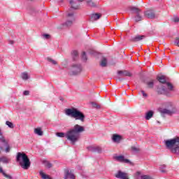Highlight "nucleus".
<instances>
[{"instance_id": "nucleus-3", "label": "nucleus", "mask_w": 179, "mask_h": 179, "mask_svg": "<svg viewBox=\"0 0 179 179\" xmlns=\"http://www.w3.org/2000/svg\"><path fill=\"white\" fill-rule=\"evenodd\" d=\"M157 80L159 83H162L163 85L166 83L168 87V89H166V87L164 86H163L162 88L158 87L157 92L159 93V94H166V96H169V92H171L173 90V85L170 83H166V77L164 76H157Z\"/></svg>"}, {"instance_id": "nucleus-23", "label": "nucleus", "mask_w": 179, "mask_h": 179, "mask_svg": "<svg viewBox=\"0 0 179 179\" xmlns=\"http://www.w3.org/2000/svg\"><path fill=\"white\" fill-rule=\"evenodd\" d=\"M90 55L91 57H94V58H99V55H100V53L97 52L96 50H93L92 49H91Z\"/></svg>"}, {"instance_id": "nucleus-5", "label": "nucleus", "mask_w": 179, "mask_h": 179, "mask_svg": "<svg viewBox=\"0 0 179 179\" xmlns=\"http://www.w3.org/2000/svg\"><path fill=\"white\" fill-rule=\"evenodd\" d=\"M166 149L171 150L175 155H179V137L176 136L172 139L164 141Z\"/></svg>"}, {"instance_id": "nucleus-46", "label": "nucleus", "mask_w": 179, "mask_h": 179, "mask_svg": "<svg viewBox=\"0 0 179 179\" xmlns=\"http://www.w3.org/2000/svg\"><path fill=\"white\" fill-rule=\"evenodd\" d=\"M92 96H93V92H91Z\"/></svg>"}, {"instance_id": "nucleus-38", "label": "nucleus", "mask_w": 179, "mask_h": 179, "mask_svg": "<svg viewBox=\"0 0 179 179\" xmlns=\"http://www.w3.org/2000/svg\"><path fill=\"white\" fill-rule=\"evenodd\" d=\"M172 22H173L174 23H178L179 22V17L178 16H174L172 18Z\"/></svg>"}, {"instance_id": "nucleus-31", "label": "nucleus", "mask_w": 179, "mask_h": 179, "mask_svg": "<svg viewBox=\"0 0 179 179\" xmlns=\"http://www.w3.org/2000/svg\"><path fill=\"white\" fill-rule=\"evenodd\" d=\"M71 55L73 57V59H76V57H78V55H79V54L78 53L77 50H73L71 52Z\"/></svg>"}, {"instance_id": "nucleus-17", "label": "nucleus", "mask_w": 179, "mask_h": 179, "mask_svg": "<svg viewBox=\"0 0 179 179\" xmlns=\"http://www.w3.org/2000/svg\"><path fill=\"white\" fill-rule=\"evenodd\" d=\"M64 179H75V175L69 170H66L64 174Z\"/></svg>"}, {"instance_id": "nucleus-32", "label": "nucleus", "mask_w": 179, "mask_h": 179, "mask_svg": "<svg viewBox=\"0 0 179 179\" xmlns=\"http://www.w3.org/2000/svg\"><path fill=\"white\" fill-rule=\"evenodd\" d=\"M81 58H82L83 62H86V61H87V56L86 55V52H83L82 53Z\"/></svg>"}, {"instance_id": "nucleus-27", "label": "nucleus", "mask_w": 179, "mask_h": 179, "mask_svg": "<svg viewBox=\"0 0 179 179\" xmlns=\"http://www.w3.org/2000/svg\"><path fill=\"white\" fill-rule=\"evenodd\" d=\"M153 117V112L152 110H149L145 114V120H150Z\"/></svg>"}, {"instance_id": "nucleus-12", "label": "nucleus", "mask_w": 179, "mask_h": 179, "mask_svg": "<svg viewBox=\"0 0 179 179\" xmlns=\"http://www.w3.org/2000/svg\"><path fill=\"white\" fill-rule=\"evenodd\" d=\"M99 66L101 68H107L108 66V59L106 57H102L99 62Z\"/></svg>"}, {"instance_id": "nucleus-35", "label": "nucleus", "mask_w": 179, "mask_h": 179, "mask_svg": "<svg viewBox=\"0 0 179 179\" xmlns=\"http://www.w3.org/2000/svg\"><path fill=\"white\" fill-rule=\"evenodd\" d=\"M6 125H8V128H11V129L15 128V126L13 125V123H12V122H10V121H6Z\"/></svg>"}, {"instance_id": "nucleus-4", "label": "nucleus", "mask_w": 179, "mask_h": 179, "mask_svg": "<svg viewBox=\"0 0 179 179\" xmlns=\"http://www.w3.org/2000/svg\"><path fill=\"white\" fill-rule=\"evenodd\" d=\"M16 160L23 170H29V169H30L31 163L30 162L29 157H27V155L24 154V152H17Z\"/></svg>"}, {"instance_id": "nucleus-20", "label": "nucleus", "mask_w": 179, "mask_h": 179, "mask_svg": "<svg viewBox=\"0 0 179 179\" xmlns=\"http://www.w3.org/2000/svg\"><path fill=\"white\" fill-rule=\"evenodd\" d=\"M91 108H94V110H100L101 108V106L96 103V102H90Z\"/></svg>"}, {"instance_id": "nucleus-21", "label": "nucleus", "mask_w": 179, "mask_h": 179, "mask_svg": "<svg viewBox=\"0 0 179 179\" xmlns=\"http://www.w3.org/2000/svg\"><path fill=\"white\" fill-rule=\"evenodd\" d=\"M34 132L36 135H38V136H43V132L40 127L34 129Z\"/></svg>"}, {"instance_id": "nucleus-45", "label": "nucleus", "mask_w": 179, "mask_h": 179, "mask_svg": "<svg viewBox=\"0 0 179 179\" xmlns=\"http://www.w3.org/2000/svg\"><path fill=\"white\" fill-rule=\"evenodd\" d=\"M63 0H59V2H62Z\"/></svg>"}, {"instance_id": "nucleus-28", "label": "nucleus", "mask_w": 179, "mask_h": 179, "mask_svg": "<svg viewBox=\"0 0 179 179\" xmlns=\"http://www.w3.org/2000/svg\"><path fill=\"white\" fill-rule=\"evenodd\" d=\"M130 10H131V12H134V13H136V15H137L138 13H141V9L136 7H131Z\"/></svg>"}, {"instance_id": "nucleus-47", "label": "nucleus", "mask_w": 179, "mask_h": 179, "mask_svg": "<svg viewBox=\"0 0 179 179\" xmlns=\"http://www.w3.org/2000/svg\"><path fill=\"white\" fill-rule=\"evenodd\" d=\"M11 44H13V41H11Z\"/></svg>"}, {"instance_id": "nucleus-33", "label": "nucleus", "mask_w": 179, "mask_h": 179, "mask_svg": "<svg viewBox=\"0 0 179 179\" xmlns=\"http://www.w3.org/2000/svg\"><path fill=\"white\" fill-rule=\"evenodd\" d=\"M147 86H148V87H150V89H152L153 86H155V83L153 82V80L148 81L147 82Z\"/></svg>"}, {"instance_id": "nucleus-9", "label": "nucleus", "mask_w": 179, "mask_h": 179, "mask_svg": "<svg viewBox=\"0 0 179 179\" xmlns=\"http://www.w3.org/2000/svg\"><path fill=\"white\" fill-rule=\"evenodd\" d=\"M83 0H69V3L71 6L69 10H72V9L74 10L79 9V3L83 2Z\"/></svg>"}, {"instance_id": "nucleus-14", "label": "nucleus", "mask_w": 179, "mask_h": 179, "mask_svg": "<svg viewBox=\"0 0 179 179\" xmlns=\"http://www.w3.org/2000/svg\"><path fill=\"white\" fill-rule=\"evenodd\" d=\"M101 17V14L94 13L90 15V22H96Z\"/></svg>"}, {"instance_id": "nucleus-19", "label": "nucleus", "mask_w": 179, "mask_h": 179, "mask_svg": "<svg viewBox=\"0 0 179 179\" xmlns=\"http://www.w3.org/2000/svg\"><path fill=\"white\" fill-rule=\"evenodd\" d=\"M117 73L120 75V76H129V78L132 76V73L128 71H119Z\"/></svg>"}, {"instance_id": "nucleus-36", "label": "nucleus", "mask_w": 179, "mask_h": 179, "mask_svg": "<svg viewBox=\"0 0 179 179\" xmlns=\"http://www.w3.org/2000/svg\"><path fill=\"white\" fill-rule=\"evenodd\" d=\"M90 7L91 8H97V2H94L93 1H90Z\"/></svg>"}, {"instance_id": "nucleus-10", "label": "nucleus", "mask_w": 179, "mask_h": 179, "mask_svg": "<svg viewBox=\"0 0 179 179\" xmlns=\"http://www.w3.org/2000/svg\"><path fill=\"white\" fill-rule=\"evenodd\" d=\"M115 160L117 162H120V163H127V164H132V162L128 159H125V157L124 155H119L114 157Z\"/></svg>"}, {"instance_id": "nucleus-8", "label": "nucleus", "mask_w": 179, "mask_h": 179, "mask_svg": "<svg viewBox=\"0 0 179 179\" xmlns=\"http://www.w3.org/2000/svg\"><path fill=\"white\" fill-rule=\"evenodd\" d=\"M176 109L169 110L166 108H159V112L160 113L162 117H164V115H173V114H176Z\"/></svg>"}, {"instance_id": "nucleus-25", "label": "nucleus", "mask_w": 179, "mask_h": 179, "mask_svg": "<svg viewBox=\"0 0 179 179\" xmlns=\"http://www.w3.org/2000/svg\"><path fill=\"white\" fill-rule=\"evenodd\" d=\"M39 174L42 179H52V178H50V176L44 173V172H43V171H41L39 172Z\"/></svg>"}, {"instance_id": "nucleus-6", "label": "nucleus", "mask_w": 179, "mask_h": 179, "mask_svg": "<svg viewBox=\"0 0 179 179\" xmlns=\"http://www.w3.org/2000/svg\"><path fill=\"white\" fill-rule=\"evenodd\" d=\"M67 20L62 24L63 27H71L73 23H75L76 17L75 13H67L66 14Z\"/></svg>"}, {"instance_id": "nucleus-26", "label": "nucleus", "mask_w": 179, "mask_h": 179, "mask_svg": "<svg viewBox=\"0 0 179 179\" xmlns=\"http://www.w3.org/2000/svg\"><path fill=\"white\" fill-rule=\"evenodd\" d=\"M0 142L2 143H6V139H5V136H3V133L2 130L0 129Z\"/></svg>"}, {"instance_id": "nucleus-13", "label": "nucleus", "mask_w": 179, "mask_h": 179, "mask_svg": "<svg viewBox=\"0 0 179 179\" xmlns=\"http://www.w3.org/2000/svg\"><path fill=\"white\" fill-rule=\"evenodd\" d=\"M145 16L148 19H155L156 17V13L153 10H149L144 13Z\"/></svg>"}, {"instance_id": "nucleus-34", "label": "nucleus", "mask_w": 179, "mask_h": 179, "mask_svg": "<svg viewBox=\"0 0 179 179\" xmlns=\"http://www.w3.org/2000/svg\"><path fill=\"white\" fill-rule=\"evenodd\" d=\"M166 165L163 164V165H161L159 166V170L161 171V173H166Z\"/></svg>"}, {"instance_id": "nucleus-16", "label": "nucleus", "mask_w": 179, "mask_h": 179, "mask_svg": "<svg viewBox=\"0 0 179 179\" xmlns=\"http://www.w3.org/2000/svg\"><path fill=\"white\" fill-rule=\"evenodd\" d=\"M143 38H145V36L136 35V36L131 37L130 38V41H132L133 43H136V41H141V40H143Z\"/></svg>"}, {"instance_id": "nucleus-40", "label": "nucleus", "mask_w": 179, "mask_h": 179, "mask_svg": "<svg viewBox=\"0 0 179 179\" xmlns=\"http://www.w3.org/2000/svg\"><path fill=\"white\" fill-rule=\"evenodd\" d=\"M131 150L132 152H135V153L139 152V148H136V147H131Z\"/></svg>"}, {"instance_id": "nucleus-22", "label": "nucleus", "mask_w": 179, "mask_h": 179, "mask_svg": "<svg viewBox=\"0 0 179 179\" xmlns=\"http://www.w3.org/2000/svg\"><path fill=\"white\" fill-rule=\"evenodd\" d=\"M21 78L22 80H29V79H30V76L27 72H23L21 73Z\"/></svg>"}, {"instance_id": "nucleus-39", "label": "nucleus", "mask_w": 179, "mask_h": 179, "mask_svg": "<svg viewBox=\"0 0 179 179\" xmlns=\"http://www.w3.org/2000/svg\"><path fill=\"white\" fill-rule=\"evenodd\" d=\"M5 152H6V153H9L10 152V146H9V145H6V148L5 149Z\"/></svg>"}, {"instance_id": "nucleus-37", "label": "nucleus", "mask_w": 179, "mask_h": 179, "mask_svg": "<svg viewBox=\"0 0 179 179\" xmlns=\"http://www.w3.org/2000/svg\"><path fill=\"white\" fill-rule=\"evenodd\" d=\"M48 61L49 62H51V64H52L53 65H57V61H55V60H54V59H51V58H50V57H48Z\"/></svg>"}, {"instance_id": "nucleus-42", "label": "nucleus", "mask_w": 179, "mask_h": 179, "mask_svg": "<svg viewBox=\"0 0 179 179\" xmlns=\"http://www.w3.org/2000/svg\"><path fill=\"white\" fill-rule=\"evenodd\" d=\"M175 44H176V45H177V47H179V38H177L175 40Z\"/></svg>"}, {"instance_id": "nucleus-44", "label": "nucleus", "mask_w": 179, "mask_h": 179, "mask_svg": "<svg viewBox=\"0 0 179 179\" xmlns=\"http://www.w3.org/2000/svg\"><path fill=\"white\" fill-rule=\"evenodd\" d=\"M141 93L143 94V96L144 97H148V94L145 93V91L141 90Z\"/></svg>"}, {"instance_id": "nucleus-29", "label": "nucleus", "mask_w": 179, "mask_h": 179, "mask_svg": "<svg viewBox=\"0 0 179 179\" xmlns=\"http://www.w3.org/2000/svg\"><path fill=\"white\" fill-rule=\"evenodd\" d=\"M0 161L2 162V163H4L5 164H8V163H9L10 159L6 157H2L0 158Z\"/></svg>"}, {"instance_id": "nucleus-41", "label": "nucleus", "mask_w": 179, "mask_h": 179, "mask_svg": "<svg viewBox=\"0 0 179 179\" xmlns=\"http://www.w3.org/2000/svg\"><path fill=\"white\" fill-rule=\"evenodd\" d=\"M50 34H45L43 35V38H45V40H48L50 38Z\"/></svg>"}, {"instance_id": "nucleus-7", "label": "nucleus", "mask_w": 179, "mask_h": 179, "mask_svg": "<svg viewBox=\"0 0 179 179\" xmlns=\"http://www.w3.org/2000/svg\"><path fill=\"white\" fill-rule=\"evenodd\" d=\"M82 72V65L79 64H73L70 68L71 75H79Z\"/></svg>"}, {"instance_id": "nucleus-2", "label": "nucleus", "mask_w": 179, "mask_h": 179, "mask_svg": "<svg viewBox=\"0 0 179 179\" xmlns=\"http://www.w3.org/2000/svg\"><path fill=\"white\" fill-rule=\"evenodd\" d=\"M64 114L67 117H71V118H73L76 121H80V122H85V120L86 119L84 113L73 107L66 108L64 110Z\"/></svg>"}, {"instance_id": "nucleus-43", "label": "nucleus", "mask_w": 179, "mask_h": 179, "mask_svg": "<svg viewBox=\"0 0 179 179\" xmlns=\"http://www.w3.org/2000/svg\"><path fill=\"white\" fill-rule=\"evenodd\" d=\"M29 94L30 92L27 90L23 92L24 96H29Z\"/></svg>"}, {"instance_id": "nucleus-24", "label": "nucleus", "mask_w": 179, "mask_h": 179, "mask_svg": "<svg viewBox=\"0 0 179 179\" xmlns=\"http://www.w3.org/2000/svg\"><path fill=\"white\" fill-rule=\"evenodd\" d=\"M43 164L45 166V167H47V169H51V167H52V164L47 160H43Z\"/></svg>"}, {"instance_id": "nucleus-15", "label": "nucleus", "mask_w": 179, "mask_h": 179, "mask_svg": "<svg viewBox=\"0 0 179 179\" xmlns=\"http://www.w3.org/2000/svg\"><path fill=\"white\" fill-rule=\"evenodd\" d=\"M90 152L92 153H102L103 150L99 146H91Z\"/></svg>"}, {"instance_id": "nucleus-11", "label": "nucleus", "mask_w": 179, "mask_h": 179, "mask_svg": "<svg viewBox=\"0 0 179 179\" xmlns=\"http://www.w3.org/2000/svg\"><path fill=\"white\" fill-rule=\"evenodd\" d=\"M115 177L119 179H129V176H128V173L123 172L122 171H118L115 174Z\"/></svg>"}, {"instance_id": "nucleus-30", "label": "nucleus", "mask_w": 179, "mask_h": 179, "mask_svg": "<svg viewBox=\"0 0 179 179\" xmlns=\"http://www.w3.org/2000/svg\"><path fill=\"white\" fill-rule=\"evenodd\" d=\"M142 20V15H141V13H138L135 16V22H141Z\"/></svg>"}, {"instance_id": "nucleus-1", "label": "nucleus", "mask_w": 179, "mask_h": 179, "mask_svg": "<svg viewBox=\"0 0 179 179\" xmlns=\"http://www.w3.org/2000/svg\"><path fill=\"white\" fill-rule=\"evenodd\" d=\"M82 132H85V127L79 124L74 125L73 128L69 130L66 134L64 132H58L56 134L58 138H66L72 145H75L79 138Z\"/></svg>"}, {"instance_id": "nucleus-18", "label": "nucleus", "mask_w": 179, "mask_h": 179, "mask_svg": "<svg viewBox=\"0 0 179 179\" xmlns=\"http://www.w3.org/2000/svg\"><path fill=\"white\" fill-rule=\"evenodd\" d=\"M122 140V136L119 134H113L112 137V141L115 142V143H120Z\"/></svg>"}]
</instances>
